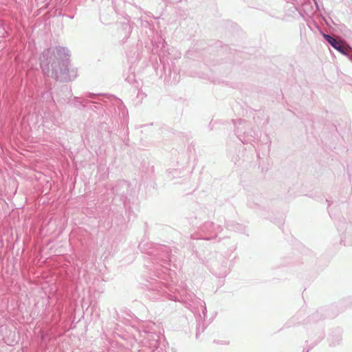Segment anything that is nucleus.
Returning <instances> with one entry per match:
<instances>
[{"mask_svg":"<svg viewBox=\"0 0 352 352\" xmlns=\"http://www.w3.org/2000/svg\"><path fill=\"white\" fill-rule=\"evenodd\" d=\"M61 51L62 50L60 49H56L52 51L48 50L47 54H52L56 56V55H59L61 53Z\"/></svg>","mask_w":352,"mask_h":352,"instance_id":"nucleus-2","label":"nucleus"},{"mask_svg":"<svg viewBox=\"0 0 352 352\" xmlns=\"http://www.w3.org/2000/svg\"><path fill=\"white\" fill-rule=\"evenodd\" d=\"M324 37L326 39V41L335 49L337 50L344 52L345 50V47L344 46L343 43L339 41H337L334 38L331 37L329 35L324 34Z\"/></svg>","mask_w":352,"mask_h":352,"instance_id":"nucleus-1","label":"nucleus"}]
</instances>
